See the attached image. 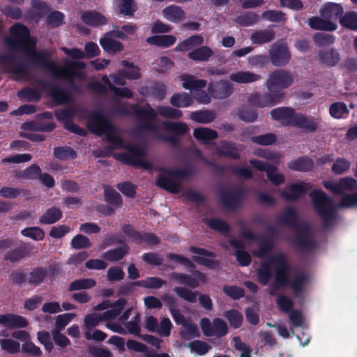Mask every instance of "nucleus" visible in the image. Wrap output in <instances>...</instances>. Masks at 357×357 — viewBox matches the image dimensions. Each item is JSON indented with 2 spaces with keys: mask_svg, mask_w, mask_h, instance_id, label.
Segmentation results:
<instances>
[{
  "mask_svg": "<svg viewBox=\"0 0 357 357\" xmlns=\"http://www.w3.org/2000/svg\"><path fill=\"white\" fill-rule=\"evenodd\" d=\"M259 21V16L255 12H246L236 17V22L243 27H249Z\"/></svg>",
  "mask_w": 357,
  "mask_h": 357,
  "instance_id": "nucleus-52",
  "label": "nucleus"
},
{
  "mask_svg": "<svg viewBox=\"0 0 357 357\" xmlns=\"http://www.w3.org/2000/svg\"><path fill=\"white\" fill-rule=\"evenodd\" d=\"M294 128H301L307 132H315L317 128V123L313 116H307L299 113L294 121L292 126Z\"/></svg>",
  "mask_w": 357,
  "mask_h": 357,
  "instance_id": "nucleus-30",
  "label": "nucleus"
},
{
  "mask_svg": "<svg viewBox=\"0 0 357 357\" xmlns=\"http://www.w3.org/2000/svg\"><path fill=\"white\" fill-rule=\"evenodd\" d=\"M99 43L104 52L109 54H116L118 52H121L123 50L122 43L112 38L102 36L100 38Z\"/></svg>",
  "mask_w": 357,
  "mask_h": 357,
  "instance_id": "nucleus-34",
  "label": "nucleus"
},
{
  "mask_svg": "<svg viewBox=\"0 0 357 357\" xmlns=\"http://www.w3.org/2000/svg\"><path fill=\"white\" fill-rule=\"evenodd\" d=\"M22 128L26 131L51 132L56 128V124L53 122L31 121L22 123Z\"/></svg>",
  "mask_w": 357,
  "mask_h": 357,
  "instance_id": "nucleus-33",
  "label": "nucleus"
},
{
  "mask_svg": "<svg viewBox=\"0 0 357 357\" xmlns=\"http://www.w3.org/2000/svg\"><path fill=\"white\" fill-rule=\"evenodd\" d=\"M342 27L349 31H357V13L354 11L346 12L340 20Z\"/></svg>",
  "mask_w": 357,
  "mask_h": 357,
  "instance_id": "nucleus-50",
  "label": "nucleus"
},
{
  "mask_svg": "<svg viewBox=\"0 0 357 357\" xmlns=\"http://www.w3.org/2000/svg\"><path fill=\"white\" fill-rule=\"evenodd\" d=\"M185 347H189L191 352H195L199 356L206 355L211 347L204 341L195 340L189 344H185Z\"/></svg>",
  "mask_w": 357,
  "mask_h": 357,
  "instance_id": "nucleus-64",
  "label": "nucleus"
},
{
  "mask_svg": "<svg viewBox=\"0 0 357 357\" xmlns=\"http://www.w3.org/2000/svg\"><path fill=\"white\" fill-rule=\"evenodd\" d=\"M257 241L259 242V247L258 250L255 252V255L261 259L267 257L268 253L271 252L273 248L272 240L262 236L261 238L257 240Z\"/></svg>",
  "mask_w": 357,
  "mask_h": 357,
  "instance_id": "nucleus-53",
  "label": "nucleus"
},
{
  "mask_svg": "<svg viewBox=\"0 0 357 357\" xmlns=\"http://www.w3.org/2000/svg\"><path fill=\"white\" fill-rule=\"evenodd\" d=\"M271 264L275 266V280L268 291L269 295H275L278 287H289L293 291L294 297L303 301L306 293V284L309 281L307 273H301L289 279L287 274L290 271V266L285 255L279 253L271 255L268 257V262L260 263L259 267L257 270L258 281L264 286L267 285L273 277Z\"/></svg>",
  "mask_w": 357,
  "mask_h": 357,
  "instance_id": "nucleus-2",
  "label": "nucleus"
},
{
  "mask_svg": "<svg viewBox=\"0 0 357 357\" xmlns=\"http://www.w3.org/2000/svg\"><path fill=\"white\" fill-rule=\"evenodd\" d=\"M173 291L176 293L178 298L191 303H195L197 301L198 292L193 291L189 288L182 287H174Z\"/></svg>",
  "mask_w": 357,
  "mask_h": 357,
  "instance_id": "nucleus-57",
  "label": "nucleus"
},
{
  "mask_svg": "<svg viewBox=\"0 0 357 357\" xmlns=\"http://www.w3.org/2000/svg\"><path fill=\"white\" fill-rule=\"evenodd\" d=\"M229 242L234 248H236V257L238 264L242 266L250 265L251 257L249 253L243 250L244 245L241 240L232 239L229 240Z\"/></svg>",
  "mask_w": 357,
  "mask_h": 357,
  "instance_id": "nucleus-29",
  "label": "nucleus"
},
{
  "mask_svg": "<svg viewBox=\"0 0 357 357\" xmlns=\"http://www.w3.org/2000/svg\"><path fill=\"white\" fill-rule=\"evenodd\" d=\"M133 114L139 120L145 121V122L138 125L135 132L142 133L146 131H151L153 133L158 132V126L154 123L156 121L157 116L159 114L163 118H170L178 119L181 118L182 112L176 108L169 106H158L156 111L152 108L150 104L146 107H142L137 105H132Z\"/></svg>",
  "mask_w": 357,
  "mask_h": 357,
  "instance_id": "nucleus-4",
  "label": "nucleus"
},
{
  "mask_svg": "<svg viewBox=\"0 0 357 357\" xmlns=\"http://www.w3.org/2000/svg\"><path fill=\"white\" fill-rule=\"evenodd\" d=\"M288 168L293 171L307 172L313 168V161L310 158L301 156L295 160L290 161Z\"/></svg>",
  "mask_w": 357,
  "mask_h": 357,
  "instance_id": "nucleus-40",
  "label": "nucleus"
},
{
  "mask_svg": "<svg viewBox=\"0 0 357 357\" xmlns=\"http://www.w3.org/2000/svg\"><path fill=\"white\" fill-rule=\"evenodd\" d=\"M308 25L312 29L316 31H333L337 29L336 22L331 20H325L318 16H312L308 19Z\"/></svg>",
  "mask_w": 357,
  "mask_h": 357,
  "instance_id": "nucleus-27",
  "label": "nucleus"
},
{
  "mask_svg": "<svg viewBox=\"0 0 357 357\" xmlns=\"http://www.w3.org/2000/svg\"><path fill=\"white\" fill-rule=\"evenodd\" d=\"M62 270L61 265L58 263L52 264L47 268L38 266L32 268L28 273L27 283L34 287L39 286L46 278L51 281L55 280L56 277L60 276Z\"/></svg>",
  "mask_w": 357,
  "mask_h": 357,
  "instance_id": "nucleus-8",
  "label": "nucleus"
},
{
  "mask_svg": "<svg viewBox=\"0 0 357 357\" xmlns=\"http://www.w3.org/2000/svg\"><path fill=\"white\" fill-rule=\"evenodd\" d=\"M218 153L221 156L228 157L233 160H238L240 154L236 144L228 141H222L219 148L217 149Z\"/></svg>",
  "mask_w": 357,
  "mask_h": 357,
  "instance_id": "nucleus-35",
  "label": "nucleus"
},
{
  "mask_svg": "<svg viewBox=\"0 0 357 357\" xmlns=\"http://www.w3.org/2000/svg\"><path fill=\"white\" fill-rule=\"evenodd\" d=\"M33 246L29 243H23L18 247L9 250L4 255V260L10 263H17L21 259L30 255Z\"/></svg>",
  "mask_w": 357,
  "mask_h": 357,
  "instance_id": "nucleus-24",
  "label": "nucleus"
},
{
  "mask_svg": "<svg viewBox=\"0 0 357 357\" xmlns=\"http://www.w3.org/2000/svg\"><path fill=\"white\" fill-rule=\"evenodd\" d=\"M96 280L91 278L79 279L70 283L68 291H77L83 289L94 288Z\"/></svg>",
  "mask_w": 357,
  "mask_h": 357,
  "instance_id": "nucleus-54",
  "label": "nucleus"
},
{
  "mask_svg": "<svg viewBox=\"0 0 357 357\" xmlns=\"http://www.w3.org/2000/svg\"><path fill=\"white\" fill-rule=\"evenodd\" d=\"M126 149L129 153H123L117 155V158L126 165L134 166L135 167H141L146 170L152 168V164L149 162L144 160L142 158L146 153L144 149L137 145H127Z\"/></svg>",
  "mask_w": 357,
  "mask_h": 357,
  "instance_id": "nucleus-9",
  "label": "nucleus"
},
{
  "mask_svg": "<svg viewBox=\"0 0 357 357\" xmlns=\"http://www.w3.org/2000/svg\"><path fill=\"white\" fill-rule=\"evenodd\" d=\"M178 335L184 340H190L199 337L200 333L196 324L191 322L182 326V328L178 331Z\"/></svg>",
  "mask_w": 357,
  "mask_h": 357,
  "instance_id": "nucleus-48",
  "label": "nucleus"
},
{
  "mask_svg": "<svg viewBox=\"0 0 357 357\" xmlns=\"http://www.w3.org/2000/svg\"><path fill=\"white\" fill-rule=\"evenodd\" d=\"M228 333V326L225 320L220 318L213 319L212 336L221 338Z\"/></svg>",
  "mask_w": 357,
  "mask_h": 357,
  "instance_id": "nucleus-56",
  "label": "nucleus"
},
{
  "mask_svg": "<svg viewBox=\"0 0 357 357\" xmlns=\"http://www.w3.org/2000/svg\"><path fill=\"white\" fill-rule=\"evenodd\" d=\"M294 83L293 75L285 70H276L271 75L266 81L268 92L282 93Z\"/></svg>",
  "mask_w": 357,
  "mask_h": 357,
  "instance_id": "nucleus-10",
  "label": "nucleus"
},
{
  "mask_svg": "<svg viewBox=\"0 0 357 357\" xmlns=\"http://www.w3.org/2000/svg\"><path fill=\"white\" fill-rule=\"evenodd\" d=\"M164 128L176 136H183L190 131L187 124L183 122L166 121L164 123Z\"/></svg>",
  "mask_w": 357,
  "mask_h": 357,
  "instance_id": "nucleus-51",
  "label": "nucleus"
},
{
  "mask_svg": "<svg viewBox=\"0 0 357 357\" xmlns=\"http://www.w3.org/2000/svg\"><path fill=\"white\" fill-rule=\"evenodd\" d=\"M86 128L96 135L105 136L107 142L116 148L123 147L122 138L116 134V126L102 112L98 110L91 112Z\"/></svg>",
  "mask_w": 357,
  "mask_h": 357,
  "instance_id": "nucleus-5",
  "label": "nucleus"
},
{
  "mask_svg": "<svg viewBox=\"0 0 357 357\" xmlns=\"http://www.w3.org/2000/svg\"><path fill=\"white\" fill-rule=\"evenodd\" d=\"M261 76L250 71H238L229 75V79L238 84H249L259 81Z\"/></svg>",
  "mask_w": 357,
  "mask_h": 357,
  "instance_id": "nucleus-38",
  "label": "nucleus"
},
{
  "mask_svg": "<svg viewBox=\"0 0 357 357\" xmlns=\"http://www.w3.org/2000/svg\"><path fill=\"white\" fill-rule=\"evenodd\" d=\"M195 277L184 273L173 272L170 273V279L182 285H185L187 287L195 289L199 287V284H205L207 282V276L199 271L194 272Z\"/></svg>",
  "mask_w": 357,
  "mask_h": 357,
  "instance_id": "nucleus-15",
  "label": "nucleus"
},
{
  "mask_svg": "<svg viewBox=\"0 0 357 357\" xmlns=\"http://www.w3.org/2000/svg\"><path fill=\"white\" fill-rule=\"evenodd\" d=\"M233 89L232 84L226 80L211 82L208 84L207 88L209 95L216 100L228 98L233 93Z\"/></svg>",
  "mask_w": 357,
  "mask_h": 357,
  "instance_id": "nucleus-19",
  "label": "nucleus"
},
{
  "mask_svg": "<svg viewBox=\"0 0 357 357\" xmlns=\"http://www.w3.org/2000/svg\"><path fill=\"white\" fill-rule=\"evenodd\" d=\"M312 185L310 183L299 182L289 184L287 189L281 191V197L287 201H296L310 190Z\"/></svg>",
  "mask_w": 357,
  "mask_h": 357,
  "instance_id": "nucleus-18",
  "label": "nucleus"
},
{
  "mask_svg": "<svg viewBox=\"0 0 357 357\" xmlns=\"http://www.w3.org/2000/svg\"><path fill=\"white\" fill-rule=\"evenodd\" d=\"M343 7L341 3L328 1L325 3L320 8L319 14L321 17L334 22L339 20L344 15Z\"/></svg>",
  "mask_w": 357,
  "mask_h": 357,
  "instance_id": "nucleus-22",
  "label": "nucleus"
},
{
  "mask_svg": "<svg viewBox=\"0 0 357 357\" xmlns=\"http://www.w3.org/2000/svg\"><path fill=\"white\" fill-rule=\"evenodd\" d=\"M81 20L90 27H100L108 23L107 17L96 10L82 12Z\"/></svg>",
  "mask_w": 357,
  "mask_h": 357,
  "instance_id": "nucleus-23",
  "label": "nucleus"
},
{
  "mask_svg": "<svg viewBox=\"0 0 357 357\" xmlns=\"http://www.w3.org/2000/svg\"><path fill=\"white\" fill-rule=\"evenodd\" d=\"M193 136L202 143L208 144L210 141L218 138V132L209 128H195L193 131Z\"/></svg>",
  "mask_w": 357,
  "mask_h": 357,
  "instance_id": "nucleus-42",
  "label": "nucleus"
},
{
  "mask_svg": "<svg viewBox=\"0 0 357 357\" xmlns=\"http://www.w3.org/2000/svg\"><path fill=\"white\" fill-rule=\"evenodd\" d=\"M250 164L252 167L255 168L257 170L266 172L268 181L275 186H280L285 182L284 174L278 172V167L276 166L257 159H251Z\"/></svg>",
  "mask_w": 357,
  "mask_h": 357,
  "instance_id": "nucleus-12",
  "label": "nucleus"
},
{
  "mask_svg": "<svg viewBox=\"0 0 357 357\" xmlns=\"http://www.w3.org/2000/svg\"><path fill=\"white\" fill-rule=\"evenodd\" d=\"M208 227L220 234H229L230 227L221 218H210L206 222Z\"/></svg>",
  "mask_w": 357,
  "mask_h": 357,
  "instance_id": "nucleus-58",
  "label": "nucleus"
},
{
  "mask_svg": "<svg viewBox=\"0 0 357 357\" xmlns=\"http://www.w3.org/2000/svg\"><path fill=\"white\" fill-rule=\"evenodd\" d=\"M17 96L28 102H37L40 98V92L35 88H22L17 92Z\"/></svg>",
  "mask_w": 357,
  "mask_h": 357,
  "instance_id": "nucleus-60",
  "label": "nucleus"
},
{
  "mask_svg": "<svg viewBox=\"0 0 357 357\" xmlns=\"http://www.w3.org/2000/svg\"><path fill=\"white\" fill-rule=\"evenodd\" d=\"M42 174L43 172L38 165L32 164L25 169L15 172L14 175L17 178L33 180L38 179Z\"/></svg>",
  "mask_w": 357,
  "mask_h": 357,
  "instance_id": "nucleus-41",
  "label": "nucleus"
},
{
  "mask_svg": "<svg viewBox=\"0 0 357 357\" xmlns=\"http://www.w3.org/2000/svg\"><path fill=\"white\" fill-rule=\"evenodd\" d=\"M261 17H262L264 20L275 23L284 22L286 20L285 13L275 10H269L263 12L262 15H261Z\"/></svg>",
  "mask_w": 357,
  "mask_h": 357,
  "instance_id": "nucleus-63",
  "label": "nucleus"
},
{
  "mask_svg": "<svg viewBox=\"0 0 357 357\" xmlns=\"http://www.w3.org/2000/svg\"><path fill=\"white\" fill-rule=\"evenodd\" d=\"M275 32L271 29L256 30L250 35V40L255 45H263L273 40Z\"/></svg>",
  "mask_w": 357,
  "mask_h": 357,
  "instance_id": "nucleus-28",
  "label": "nucleus"
},
{
  "mask_svg": "<svg viewBox=\"0 0 357 357\" xmlns=\"http://www.w3.org/2000/svg\"><path fill=\"white\" fill-rule=\"evenodd\" d=\"M161 172L158 174L155 181V185L172 194H177L181 190V182L172 179H187L193 175V170L190 167L185 169L161 168Z\"/></svg>",
  "mask_w": 357,
  "mask_h": 357,
  "instance_id": "nucleus-7",
  "label": "nucleus"
},
{
  "mask_svg": "<svg viewBox=\"0 0 357 357\" xmlns=\"http://www.w3.org/2000/svg\"><path fill=\"white\" fill-rule=\"evenodd\" d=\"M129 250L130 248L128 245H121L106 251L102 257L109 262H116L123 259L129 253Z\"/></svg>",
  "mask_w": 357,
  "mask_h": 357,
  "instance_id": "nucleus-32",
  "label": "nucleus"
},
{
  "mask_svg": "<svg viewBox=\"0 0 357 357\" xmlns=\"http://www.w3.org/2000/svg\"><path fill=\"white\" fill-rule=\"evenodd\" d=\"M11 37L6 40L10 50L17 52H24L27 56V62L19 60L13 53L0 54V65L9 66L8 72L22 77L26 76L30 72L31 66L36 64L43 67L48 73L57 78H64L69 81L71 89H77L74 77L82 78V70L86 67L85 63L81 61H68L66 66L60 67L55 62L48 61L45 52L35 49V41L32 40L30 31L27 26L20 23L13 24L10 27Z\"/></svg>",
  "mask_w": 357,
  "mask_h": 357,
  "instance_id": "nucleus-1",
  "label": "nucleus"
},
{
  "mask_svg": "<svg viewBox=\"0 0 357 357\" xmlns=\"http://www.w3.org/2000/svg\"><path fill=\"white\" fill-rule=\"evenodd\" d=\"M244 190L239 187L233 191L222 190L220 193V201L225 208L234 211L239 208L243 203Z\"/></svg>",
  "mask_w": 357,
  "mask_h": 357,
  "instance_id": "nucleus-16",
  "label": "nucleus"
},
{
  "mask_svg": "<svg viewBox=\"0 0 357 357\" xmlns=\"http://www.w3.org/2000/svg\"><path fill=\"white\" fill-rule=\"evenodd\" d=\"M269 57L273 65L276 67H284L289 63L291 53L286 45L276 43L272 45L269 50Z\"/></svg>",
  "mask_w": 357,
  "mask_h": 357,
  "instance_id": "nucleus-17",
  "label": "nucleus"
},
{
  "mask_svg": "<svg viewBox=\"0 0 357 357\" xmlns=\"http://www.w3.org/2000/svg\"><path fill=\"white\" fill-rule=\"evenodd\" d=\"M203 44V36L201 35H194L179 43L176 47V51L181 52H187L190 49H194L195 47L198 48L199 47L202 46Z\"/></svg>",
  "mask_w": 357,
  "mask_h": 357,
  "instance_id": "nucleus-36",
  "label": "nucleus"
},
{
  "mask_svg": "<svg viewBox=\"0 0 357 357\" xmlns=\"http://www.w3.org/2000/svg\"><path fill=\"white\" fill-rule=\"evenodd\" d=\"M62 215L60 208L52 206L48 208L43 215L40 216L39 222L42 225H53L60 220Z\"/></svg>",
  "mask_w": 357,
  "mask_h": 357,
  "instance_id": "nucleus-37",
  "label": "nucleus"
},
{
  "mask_svg": "<svg viewBox=\"0 0 357 357\" xmlns=\"http://www.w3.org/2000/svg\"><path fill=\"white\" fill-rule=\"evenodd\" d=\"M53 155L61 160H74L77 157V153L68 146H60L54 148Z\"/></svg>",
  "mask_w": 357,
  "mask_h": 357,
  "instance_id": "nucleus-47",
  "label": "nucleus"
},
{
  "mask_svg": "<svg viewBox=\"0 0 357 357\" xmlns=\"http://www.w3.org/2000/svg\"><path fill=\"white\" fill-rule=\"evenodd\" d=\"M271 118L280 122L284 126H291L299 113H296L293 108L280 107L271 111Z\"/></svg>",
  "mask_w": 357,
  "mask_h": 357,
  "instance_id": "nucleus-20",
  "label": "nucleus"
},
{
  "mask_svg": "<svg viewBox=\"0 0 357 357\" xmlns=\"http://www.w3.org/2000/svg\"><path fill=\"white\" fill-rule=\"evenodd\" d=\"M319 59L321 63L328 67L336 66L341 60V56L335 48H329L320 50Z\"/></svg>",
  "mask_w": 357,
  "mask_h": 357,
  "instance_id": "nucleus-26",
  "label": "nucleus"
},
{
  "mask_svg": "<svg viewBox=\"0 0 357 357\" xmlns=\"http://www.w3.org/2000/svg\"><path fill=\"white\" fill-rule=\"evenodd\" d=\"M191 120L202 124H208L216 118V113L213 110H197L190 113Z\"/></svg>",
  "mask_w": 357,
  "mask_h": 357,
  "instance_id": "nucleus-43",
  "label": "nucleus"
},
{
  "mask_svg": "<svg viewBox=\"0 0 357 357\" xmlns=\"http://www.w3.org/2000/svg\"><path fill=\"white\" fill-rule=\"evenodd\" d=\"M44 87L47 89L48 96L56 105L69 103L72 100L70 93L58 84H44Z\"/></svg>",
  "mask_w": 357,
  "mask_h": 357,
  "instance_id": "nucleus-21",
  "label": "nucleus"
},
{
  "mask_svg": "<svg viewBox=\"0 0 357 357\" xmlns=\"http://www.w3.org/2000/svg\"><path fill=\"white\" fill-rule=\"evenodd\" d=\"M137 10V6L134 0H120L119 12L123 15L132 17Z\"/></svg>",
  "mask_w": 357,
  "mask_h": 357,
  "instance_id": "nucleus-62",
  "label": "nucleus"
},
{
  "mask_svg": "<svg viewBox=\"0 0 357 357\" xmlns=\"http://www.w3.org/2000/svg\"><path fill=\"white\" fill-rule=\"evenodd\" d=\"M284 92H268L264 93L261 95L258 93H255L250 95L248 101H249V103L251 105L258 107H273L281 102L282 100L284 99Z\"/></svg>",
  "mask_w": 357,
  "mask_h": 357,
  "instance_id": "nucleus-13",
  "label": "nucleus"
},
{
  "mask_svg": "<svg viewBox=\"0 0 357 357\" xmlns=\"http://www.w3.org/2000/svg\"><path fill=\"white\" fill-rule=\"evenodd\" d=\"M121 230L127 237L137 244L145 243L148 245H159L160 240L158 236L153 233H141L134 229L130 224L123 225Z\"/></svg>",
  "mask_w": 357,
  "mask_h": 357,
  "instance_id": "nucleus-11",
  "label": "nucleus"
},
{
  "mask_svg": "<svg viewBox=\"0 0 357 357\" xmlns=\"http://www.w3.org/2000/svg\"><path fill=\"white\" fill-rule=\"evenodd\" d=\"M213 51L211 47L206 45H202L195 48L188 54V58L195 61H207L213 55Z\"/></svg>",
  "mask_w": 357,
  "mask_h": 357,
  "instance_id": "nucleus-44",
  "label": "nucleus"
},
{
  "mask_svg": "<svg viewBox=\"0 0 357 357\" xmlns=\"http://www.w3.org/2000/svg\"><path fill=\"white\" fill-rule=\"evenodd\" d=\"M166 283L165 280L160 279L159 277L150 276L146 280H137V287L146 289H159Z\"/></svg>",
  "mask_w": 357,
  "mask_h": 357,
  "instance_id": "nucleus-59",
  "label": "nucleus"
},
{
  "mask_svg": "<svg viewBox=\"0 0 357 357\" xmlns=\"http://www.w3.org/2000/svg\"><path fill=\"white\" fill-rule=\"evenodd\" d=\"M165 19L172 23H178L185 20V13L176 5H169L162 10Z\"/></svg>",
  "mask_w": 357,
  "mask_h": 357,
  "instance_id": "nucleus-31",
  "label": "nucleus"
},
{
  "mask_svg": "<svg viewBox=\"0 0 357 357\" xmlns=\"http://www.w3.org/2000/svg\"><path fill=\"white\" fill-rule=\"evenodd\" d=\"M278 222L291 227L295 233L289 240V243L295 250L301 252H311L316 248V242L311 237V227L307 222H299L298 213L294 208H285L278 216Z\"/></svg>",
  "mask_w": 357,
  "mask_h": 357,
  "instance_id": "nucleus-3",
  "label": "nucleus"
},
{
  "mask_svg": "<svg viewBox=\"0 0 357 357\" xmlns=\"http://www.w3.org/2000/svg\"><path fill=\"white\" fill-rule=\"evenodd\" d=\"M176 41V38L173 35H155L146 38V42L150 45H155L168 48Z\"/></svg>",
  "mask_w": 357,
  "mask_h": 357,
  "instance_id": "nucleus-39",
  "label": "nucleus"
},
{
  "mask_svg": "<svg viewBox=\"0 0 357 357\" xmlns=\"http://www.w3.org/2000/svg\"><path fill=\"white\" fill-rule=\"evenodd\" d=\"M329 114L335 119L347 118L349 110L344 102H333L329 107Z\"/></svg>",
  "mask_w": 357,
  "mask_h": 357,
  "instance_id": "nucleus-55",
  "label": "nucleus"
},
{
  "mask_svg": "<svg viewBox=\"0 0 357 357\" xmlns=\"http://www.w3.org/2000/svg\"><path fill=\"white\" fill-rule=\"evenodd\" d=\"M189 251L197 255L192 256V260L200 266H204L208 269L213 270L220 265V262L218 260L213 259L215 258L216 255L213 251L195 246H190Z\"/></svg>",
  "mask_w": 357,
  "mask_h": 357,
  "instance_id": "nucleus-14",
  "label": "nucleus"
},
{
  "mask_svg": "<svg viewBox=\"0 0 357 357\" xmlns=\"http://www.w3.org/2000/svg\"><path fill=\"white\" fill-rule=\"evenodd\" d=\"M0 324L6 326L8 328H21L27 326L28 321L21 315L5 313L0 314Z\"/></svg>",
  "mask_w": 357,
  "mask_h": 357,
  "instance_id": "nucleus-25",
  "label": "nucleus"
},
{
  "mask_svg": "<svg viewBox=\"0 0 357 357\" xmlns=\"http://www.w3.org/2000/svg\"><path fill=\"white\" fill-rule=\"evenodd\" d=\"M104 197L105 201L107 202L108 204L112 205L115 208L121 207L122 204V198L121 195L110 186L105 187Z\"/></svg>",
  "mask_w": 357,
  "mask_h": 357,
  "instance_id": "nucleus-49",
  "label": "nucleus"
},
{
  "mask_svg": "<svg viewBox=\"0 0 357 357\" xmlns=\"http://www.w3.org/2000/svg\"><path fill=\"white\" fill-rule=\"evenodd\" d=\"M142 93L144 96H153L155 99L162 100L166 93L165 85L162 82H156L151 87L142 88Z\"/></svg>",
  "mask_w": 357,
  "mask_h": 357,
  "instance_id": "nucleus-46",
  "label": "nucleus"
},
{
  "mask_svg": "<svg viewBox=\"0 0 357 357\" xmlns=\"http://www.w3.org/2000/svg\"><path fill=\"white\" fill-rule=\"evenodd\" d=\"M310 197L317 215L323 220L324 228H328L336 219L337 208L333 200L321 190L311 191Z\"/></svg>",
  "mask_w": 357,
  "mask_h": 357,
  "instance_id": "nucleus-6",
  "label": "nucleus"
},
{
  "mask_svg": "<svg viewBox=\"0 0 357 357\" xmlns=\"http://www.w3.org/2000/svg\"><path fill=\"white\" fill-rule=\"evenodd\" d=\"M225 317L229 321L231 327L239 328L243 323V316L238 310L231 309L225 312Z\"/></svg>",
  "mask_w": 357,
  "mask_h": 357,
  "instance_id": "nucleus-61",
  "label": "nucleus"
},
{
  "mask_svg": "<svg viewBox=\"0 0 357 357\" xmlns=\"http://www.w3.org/2000/svg\"><path fill=\"white\" fill-rule=\"evenodd\" d=\"M169 102L174 107H188L193 104L194 100L189 93L181 92L173 94L170 98Z\"/></svg>",
  "mask_w": 357,
  "mask_h": 357,
  "instance_id": "nucleus-45",
  "label": "nucleus"
}]
</instances>
